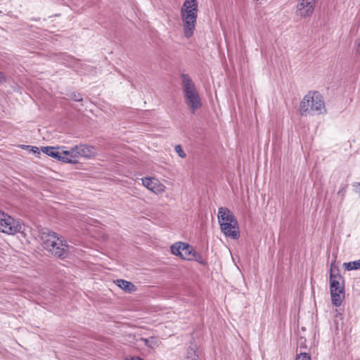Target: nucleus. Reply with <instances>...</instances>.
<instances>
[{
	"label": "nucleus",
	"mask_w": 360,
	"mask_h": 360,
	"mask_svg": "<svg viewBox=\"0 0 360 360\" xmlns=\"http://www.w3.org/2000/svg\"><path fill=\"white\" fill-rule=\"evenodd\" d=\"M299 111L301 116L326 114L327 109L321 94L316 91H309L301 101Z\"/></svg>",
	"instance_id": "obj_1"
},
{
	"label": "nucleus",
	"mask_w": 360,
	"mask_h": 360,
	"mask_svg": "<svg viewBox=\"0 0 360 360\" xmlns=\"http://www.w3.org/2000/svg\"><path fill=\"white\" fill-rule=\"evenodd\" d=\"M42 245L45 250L59 258H65L68 255L67 241L58 233L49 229L41 233Z\"/></svg>",
	"instance_id": "obj_2"
},
{
	"label": "nucleus",
	"mask_w": 360,
	"mask_h": 360,
	"mask_svg": "<svg viewBox=\"0 0 360 360\" xmlns=\"http://www.w3.org/2000/svg\"><path fill=\"white\" fill-rule=\"evenodd\" d=\"M198 7L196 0H185L181 8L184 34L187 39L193 35L198 17Z\"/></svg>",
	"instance_id": "obj_3"
},
{
	"label": "nucleus",
	"mask_w": 360,
	"mask_h": 360,
	"mask_svg": "<svg viewBox=\"0 0 360 360\" xmlns=\"http://www.w3.org/2000/svg\"><path fill=\"white\" fill-rule=\"evenodd\" d=\"M180 84L186 103L191 112L194 113L202 106L201 99L195 84L191 76L185 73L180 75Z\"/></svg>",
	"instance_id": "obj_4"
},
{
	"label": "nucleus",
	"mask_w": 360,
	"mask_h": 360,
	"mask_svg": "<svg viewBox=\"0 0 360 360\" xmlns=\"http://www.w3.org/2000/svg\"><path fill=\"white\" fill-rule=\"evenodd\" d=\"M330 292L334 306L340 307L345 298V279L339 274H335L333 269L330 272Z\"/></svg>",
	"instance_id": "obj_5"
},
{
	"label": "nucleus",
	"mask_w": 360,
	"mask_h": 360,
	"mask_svg": "<svg viewBox=\"0 0 360 360\" xmlns=\"http://www.w3.org/2000/svg\"><path fill=\"white\" fill-rule=\"evenodd\" d=\"M21 226L18 221L0 210V231L14 235L20 231Z\"/></svg>",
	"instance_id": "obj_6"
},
{
	"label": "nucleus",
	"mask_w": 360,
	"mask_h": 360,
	"mask_svg": "<svg viewBox=\"0 0 360 360\" xmlns=\"http://www.w3.org/2000/svg\"><path fill=\"white\" fill-rule=\"evenodd\" d=\"M171 252L173 255L180 257L182 259L193 260L195 257V251L193 248L184 243H176L171 246Z\"/></svg>",
	"instance_id": "obj_7"
},
{
	"label": "nucleus",
	"mask_w": 360,
	"mask_h": 360,
	"mask_svg": "<svg viewBox=\"0 0 360 360\" xmlns=\"http://www.w3.org/2000/svg\"><path fill=\"white\" fill-rule=\"evenodd\" d=\"M219 226L222 233L226 237L232 239H238L240 237L238 221L233 223L223 222L219 224Z\"/></svg>",
	"instance_id": "obj_8"
},
{
	"label": "nucleus",
	"mask_w": 360,
	"mask_h": 360,
	"mask_svg": "<svg viewBox=\"0 0 360 360\" xmlns=\"http://www.w3.org/2000/svg\"><path fill=\"white\" fill-rule=\"evenodd\" d=\"M316 0H300L297 6V13L301 17L310 16L314 11Z\"/></svg>",
	"instance_id": "obj_9"
},
{
	"label": "nucleus",
	"mask_w": 360,
	"mask_h": 360,
	"mask_svg": "<svg viewBox=\"0 0 360 360\" xmlns=\"http://www.w3.org/2000/svg\"><path fill=\"white\" fill-rule=\"evenodd\" d=\"M143 185L154 193L158 194L164 191L165 186L155 178L145 177L142 179Z\"/></svg>",
	"instance_id": "obj_10"
},
{
	"label": "nucleus",
	"mask_w": 360,
	"mask_h": 360,
	"mask_svg": "<svg viewBox=\"0 0 360 360\" xmlns=\"http://www.w3.org/2000/svg\"><path fill=\"white\" fill-rule=\"evenodd\" d=\"M217 217L219 224L223 222L233 223L236 222L237 221L233 212L225 207H221L219 208Z\"/></svg>",
	"instance_id": "obj_11"
},
{
	"label": "nucleus",
	"mask_w": 360,
	"mask_h": 360,
	"mask_svg": "<svg viewBox=\"0 0 360 360\" xmlns=\"http://www.w3.org/2000/svg\"><path fill=\"white\" fill-rule=\"evenodd\" d=\"M76 155L84 158H91L96 153V149L94 146L85 144H81L75 146Z\"/></svg>",
	"instance_id": "obj_12"
},
{
	"label": "nucleus",
	"mask_w": 360,
	"mask_h": 360,
	"mask_svg": "<svg viewBox=\"0 0 360 360\" xmlns=\"http://www.w3.org/2000/svg\"><path fill=\"white\" fill-rule=\"evenodd\" d=\"M60 157L63 159H60L59 161L67 163H76L77 162V156L75 150V147H72L70 150H65L60 148Z\"/></svg>",
	"instance_id": "obj_13"
},
{
	"label": "nucleus",
	"mask_w": 360,
	"mask_h": 360,
	"mask_svg": "<svg viewBox=\"0 0 360 360\" xmlns=\"http://www.w3.org/2000/svg\"><path fill=\"white\" fill-rule=\"evenodd\" d=\"M41 150L44 153L57 160L63 159L60 157V147L44 146L41 147Z\"/></svg>",
	"instance_id": "obj_14"
},
{
	"label": "nucleus",
	"mask_w": 360,
	"mask_h": 360,
	"mask_svg": "<svg viewBox=\"0 0 360 360\" xmlns=\"http://www.w3.org/2000/svg\"><path fill=\"white\" fill-rule=\"evenodd\" d=\"M139 341L143 342L145 346L150 349H155L159 346L160 342L157 338L151 336L148 338H141Z\"/></svg>",
	"instance_id": "obj_15"
},
{
	"label": "nucleus",
	"mask_w": 360,
	"mask_h": 360,
	"mask_svg": "<svg viewBox=\"0 0 360 360\" xmlns=\"http://www.w3.org/2000/svg\"><path fill=\"white\" fill-rule=\"evenodd\" d=\"M61 57L63 65L67 68H72L74 66L78 65L79 60L75 59L72 56L63 53Z\"/></svg>",
	"instance_id": "obj_16"
},
{
	"label": "nucleus",
	"mask_w": 360,
	"mask_h": 360,
	"mask_svg": "<svg viewBox=\"0 0 360 360\" xmlns=\"http://www.w3.org/2000/svg\"><path fill=\"white\" fill-rule=\"evenodd\" d=\"M117 285L125 292H131L135 290V285L129 281L123 279L117 280Z\"/></svg>",
	"instance_id": "obj_17"
},
{
	"label": "nucleus",
	"mask_w": 360,
	"mask_h": 360,
	"mask_svg": "<svg viewBox=\"0 0 360 360\" xmlns=\"http://www.w3.org/2000/svg\"><path fill=\"white\" fill-rule=\"evenodd\" d=\"M343 266L345 270L347 271H352V270H357L360 269V259L349 262H345L343 264Z\"/></svg>",
	"instance_id": "obj_18"
},
{
	"label": "nucleus",
	"mask_w": 360,
	"mask_h": 360,
	"mask_svg": "<svg viewBox=\"0 0 360 360\" xmlns=\"http://www.w3.org/2000/svg\"><path fill=\"white\" fill-rule=\"evenodd\" d=\"M193 359H198V356L196 353L195 347L193 346H191L187 349L186 359L191 360Z\"/></svg>",
	"instance_id": "obj_19"
},
{
	"label": "nucleus",
	"mask_w": 360,
	"mask_h": 360,
	"mask_svg": "<svg viewBox=\"0 0 360 360\" xmlns=\"http://www.w3.org/2000/svg\"><path fill=\"white\" fill-rule=\"evenodd\" d=\"M296 360H311V356L305 352L297 355Z\"/></svg>",
	"instance_id": "obj_20"
},
{
	"label": "nucleus",
	"mask_w": 360,
	"mask_h": 360,
	"mask_svg": "<svg viewBox=\"0 0 360 360\" xmlns=\"http://www.w3.org/2000/svg\"><path fill=\"white\" fill-rule=\"evenodd\" d=\"M70 98L74 100L75 101H82V97L80 94L72 92L70 95Z\"/></svg>",
	"instance_id": "obj_21"
},
{
	"label": "nucleus",
	"mask_w": 360,
	"mask_h": 360,
	"mask_svg": "<svg viewBox=\"0 0 360 360\" xmlns=\"http://www.w3.org/2000/svg\"><path fill=\"white\" fill-rule=\"evenodd\" d=\"M175 150L176 152L178 153L179 156L181 157V158H184L186 157V153H184V151L182 150L181 147L180 145H177L176 147H175Z\"/></svg>",
	"instance_id": "obj_22"
},
{
	"label": "nucleus",
	"mask_w": 360,
	"mask_h": 360,
	"mask_svg": "<svg viewBox=\"0 0 360 360\" xmlns=\"http://www.w3.org/2000/svg\"><path fill=\"white\" fill-rule=\"evenodd\" d=\"M193 260H195L202 264H205V262L204 259L202 257V256L196 252H195V257L193 259Z\"/></svg>",
	"instance_id": "obj_23"
},
{
	"label": "nucleus",
	"mask_w": 360,
	"mask_h": 360,
	"mask_svg": "<svg viewBox=\"0 0 360 360\" xmlns=\"http://www.w3.org/2000/svg\"><path fill=\"white\" fill-rule=\"evenodd\" d=\"M352 186L355 188V191L358 193L360 196V182H355Z\"/></svg>",
	"instance_id": "obj_24"
},
{
	"label": "nucleus",
	"mask_w": 360,
	"mask_h": 360,
	"mask_svg": "<svg viewBox=\"0 0 360 360\" xmlns=\"http://www.w3.org/2000/svg\"><path fill=\"white\" fill-rule=\"evenodd\" d=\"M356 53L360 55V37L356 41Z\"/></svg>",
	"instance_id": "obj_25"
},
{
	"label": "nucleus",
	"mask_w": 360,
	"mask_h": 360,
	"mask_svg": "<svg viewBox=\"0 0 360 360\" xmlns=\"http://www.w3.org/2000/svg\"><path fill=\"white\" fill-rule=\"evenodd\" d=\"M335 312H336V315H335V317L336 318H340V319H342V314L341 312H340L338 309L335 310Z\"/></svg>",
	"instance_id": "obj_26"
},
{
	"label": "nucleus",
	"mask_w": 360,
	"mask_h": 360,
	"mask_svg": "<svg viewBox=\"0 0 360 360\" xmlns=\"http://www.w3.org/2000/svg\"><path fill=\"white\" fill-rule=\"evenodd\" d=\"M39 148L37 147H35V146H32V151L34 153H39Z\"/></svg>",
	"instance_id": "obj_27"
},
{
	"label": "nucleus",
	"mask_w": 360,
	"mask_h": 360,
	"mask_svg": "<svg viewBox=\"0 0 360 360\" xmlns=\"http://www.w3.org/2000/svg\"><path fill=\"white\" fill-rule=\"evenodd\" d=\"M129 360H144L143 359L139 356H132Z\"/></svg>",
	"instance_id": "obj_28"
},
{
	"label": "nucleus",
	"mask_w": 360,
	"mask_h": 360,
	"mask_svg": "<svg viewBox=\"0 0 360 360\" xmlns=\"http://www.w3.org/2000/svg\"><path fill=\"white\" fill-rule=\"evenodd\" d=\"M5 77H4V74L0 72V82H3L4 80Z\"/></svg>",
	"instance_id": "obj_29"
}]
</instances>
